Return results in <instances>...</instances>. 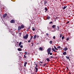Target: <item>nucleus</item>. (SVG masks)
I'll list each match as a JSON object with an SVG mask.
<instances>
[{"instance_id": "obj_26", "label": "nucleus", "mask_w": 74, "mask_h": 74, "mask_svg": "<svg viewBox=\"0 0 74 74\" xmlns=\"http://www.w3.org/2000/svg\"><path fill=\"white\" fill-rule=\"evenodd\" d=\"M33 36H31V38H30V40H32V39L33 38Z\"/></svg>"}, {"instance_id": "obj_39", "label": "nucleus", "mask_w": 74, "mask_h": 74, "mask_svg": "<svg viewBox=\"0 0 74 74\" xmlns=\"http://www.w3.org/2000/svg\"><path fill=\"white\" fill-rule=\"evenodd\" d=\"M46 35L47 36H49V34H48V33H46Z\"/></svg>"}, {"instance_id": "obj_28", "label": "nucleus", "mask_w": 74, "mask_h": 74, "mask_svg": "<svg viewBox=\"0 0 74 74\" xmlns=\"http://www.w3.org/2000/svg\"><path fill=\"white\" fill-rule=\"evenodd\" d=\"M54 30L51 31V32H55L56 30H55V29H54Z\"/></svg>"}, {"instance_id": "obj_17", "label": "nucleus", "mask_w": 74, "mask_h": 74, "mask_svg": "<svg viewBox=\"0 0 74 74\" xmlns=\"http://www.w3.org/2000/svg\"><path fill=\"white\" fill-rule=\"evenodd\" d=\"M47 4V1H45V3H44V4L45 5H46Z\"/></svg>"}, {"instance_id": "obj_18", "label": "nucleus", "mask_w": 74, "mask_h": 74, "mask_svg": "<svg viewBox=\"0 0 74 74\" xmlns=\"http://www.w3.org/2000/svg\"><path fill=\"white\" fill-rule=\"evenodd\" d=\"M67 6H64L63 8V10H64L65 9H66V8H67Z\"/></svg>"}, {"instance_id": "obj_41", "label": "nucleus", "mask_w": 74, "mask_h": 74, "mask_svg": "<svg viewBox=\"0 0 74 74\" xmlns=\"http://www.w3.org/2000/svg\"><path fill=\"white\" fill-rule=\"evenodd\" d=\"M53 38L54 39H55V36H54Z\"/></svg>"}, {"instance_id": "obj_7", "label": "nucleus", "mask_w": 74, "mask_h": 74, "mask_svg": "<svg viewBox=\"0 0 74 74\" xmlns=\"http://www.w3.org/2000/svg\"><path fill=\"white\" fill-rule=\"evenodd\" d=\"M67 49H68L67 47H66L65 48H64V50L65 51H66Z\"/></svg>"}, {"instance_id": "obj_14", "label": "nucleus", "mask_w": 74, "mask_h": 74, "mask_svg": "<svg viewBox=\"0 0 74 74\" xmlns=\"http://www.w3.org/2000/svg\"><path fill=\"white\" fill-rule=\"evenodd\" d=\"M66 54H67V53H66V51L64 52V53H63V54L64 55H66Z\"/></svg>"}, {"instance_id": "obj_35", "label": "nucleus", "mask_w": 74, "mask_h": 74, "mask_svg": "<svg viewBox=\"0 0 74 74\" xmlns=\"http://www.w3.org/2000/svg\"><path fill=\"white\" fill-rule=\"evenodd\" d=\"M66 58H67V59H69V57L66 56Z\"/></svg>"}, {"instance_id": "obj_33", "label": "nucleus", "mask_w": 74, "mask_h": 74, "mask_svg": "<svg viewBox=\"0 0 74 74\" xmlns=\"http://www.w3.org/2000/svg\"><path fill=\"white\" fill-rule=\"evenodd\" d=\"M46 64H44L43 65V67H44V66H45V65H46Z\"/></svg>"}, {"instance_id": "obj_4", "label": "nucleus", "mask_w": 74, "mask_h": 74, "mask_svg": "<svg viewBox=\"0 0 74 74\" xmlns=\"http://www.w3.org/2000/svg\"><path fill=\"white\" fill-rule=\"evenodd\" d=\"M7 15V13H5V14H4L3 16V18H5V17H6V16Z\"/></svg>"}, {"instance_id": "obj_15", "label": "nucleus", "mask_w": 74, "mask_h": 74, "mask_svg": "<svg viewBox=\"0 0 74 74\" xmlns=\"http://www.w3.org/2000/svg\"><path fill=\"white\" fill-rule=\"evenodd\" d=\"M57 29H56V30H57V31H58L59 30V26H57Z\"/></svg>"}, {"instance_id": "obj_48", "label": "nucleus", "mask_w": 74, "mask_h": 74, "mask_svg": "<svg viewBox=\"0 0 74 74\" xmlns=\"http://www.w3.org/2000/svg\"><path fill=\"white\" fill-rule=\"evenodd\" d=\"M19 34H20V35H21V33H19Z\"/></svg>"}, {"instance_id": "obj_23", "label": "nucleus", "mask_w": 74, "mask_h": 74, "mask_svg": "<svg viewBox=\"0 0 74 74\" xmlns=\"http://www.w3.org/2000/svg\"><path fill=\"white\" fill-rule=\"evenodd\" d=\"M53 58V57L52 56H51L49 58V59H52V58Z\"/></svg>"}, {"instance_id": "obj_45", "label": "nucleus", "mask_w": 74, "mask_h": 74, "mask_svg": "<svg viewBox=\"0 0 74 74\" xmlns=\"http://www.w3.org/2000/svg\"><path fill=\"white\" fill-rule=\"evenodd\" d=\"M35 65H36V67H37V64H36Z\"/></svg>"}, {"instance_id": "obj_31", "label": "nucleus", "mask_w": 74, "mask_h": 74, "mask_svg": "<svg viewBox=\"0 0 74 74\" xmlns=\"http://www.w3.org/2000/svg\"><path fill=\"white\" fill-rule=\"evenodd\" d=\"M31 42V40H30V39L29 40H28V42Z\"/></svg>"}, {"instance_id": "obj_1", "label": "nucleus", "mask_w": 74, "mask_h": 74, "mask_svg": "<svg viewBox=\"0 0 74 74\" xmlns=\"http://www.w3.org/2000/svg\"><path fill=\"white\" fill-rule=\"evenodd\" d=\"M51 48H49L47 50V52L48 53V55H52V53L51 52Z\"/></svg>"}, {"instance_id": "obj_42", "label": "nucleus", "mask_w": 74, "mask_h": 74, "mask_svg": "<svg viewBox=\"0 0 74 74\" xmlns=\"http://www.w3.org/2000/svg\"><path fill=\"white\" fill-rule=\"evenodd\" d=\"M33 44H34V43H32V47H33Z\"/></svg>"}, {"instance_id": "obj_2", "label": "nucleus", "mask_w": 74, "mask_h": 74, "mask_svg": "<svg viewBox=\"0 0 74 74\" xmlns=\"http://www.w3.org/2000/svg\"><path fill=\"white\" fill-rule=\"evenodd\" d=\"M28 36H29V35H28V34H26V36H23V38H25V39H27L28 38Z\"/></svg>"}, {"instance_id": "obj_11", "label": "nucleus", "mask_w": 74, "mask_h": 74, "mask_svg": "<svg viewBox=\"0 0 74 74\" xmlns=\"http://www.w3.org/2000/svg\"><path fill=\"white\" fill-rule=\"evenodd\" d=\"M34 69H35V70H36V71H35L36 73H37V71H38V68H35Z\"/></svg>"}, {"instance_id": "obj_40", "label": "nucleus", "mask_w": 74, "mask_h": 74, "mask_svg": "<svg viewBox=\"0 0 74 74\" xmlns=\"http://www.w3.org/2000/svg\"><path fill=\"white\" fill-rule=\"evenodd\" d=\"M32 30H33V31H34L35 30V29L33 28L32 29Z\"/></svg>"}, {"instance_id": "obj_6", "label": "nucleus", "mask_w": 74, "mask_h": 74, "mask_svg": "<svg viewBox=\"0 0 74 74\" xmlns=\"http://www.w3.org/2000/svg\"><path fill=\"white\" fill-rule=\"evenodd\" d=\"M21 29H23L25 27V26L23 25H21Z\"/></svg>"}, {"instance_id": "obj_25", "label": "nucleus", "mask_w": 74, "mask_h": 74, "mask_svg": "<svg viewBox=\"0 0 74 74\" xmlns=\"http://www.w3.org/2000/svg\"><path fill=\"white\" fill-rule=\"evenodd\" d=\"M54 48L55 49H56V50H58V49L56 48V47H55V46H54Z\"/></svg>"}, {"instance_id": "obj_47", "label": "nucleus", "mask_w": 74, "mask_h": 74, "mask_svg": "<svg viewBox=\"0 0 74 74\" xmlns=\"http://www.w3.org/2000/svg\"><path fill=\"white\" fill-rule=\"evenodd\" d=\"M40 62V63H43V62Z\"/></svg>"}, {"instance_id": "obj_30", "label": "nucleus", "mask_w": 74, "mask_h": 74, "mask_svg": "<svg viewBox=\"0 0 74 74\" xmlns=\"http://www.w3.org/2000/svg\"><path fill=\"white\" fill-rule=\"evenodd\" d=\"M64 36H62V40H63V39H64Z\"/></svg>"}, {"instance_id": "obj_8", "label": "nucleus", "mask_w": 74, "mask_h": 74, "mask_svg": "<svg viewBox=\"0 0 74 74\" xmlns=\"http://www.w3.org/2000/svg\"><path fill=\"white\" fill-rule=\"evenodd\" d=\"M18 30H20L21 29H22V28L21 27L19 26L18 27Z\"/></svg>"}, {"instance_id": "obj_32", "label": "nucleus", "mask_w": 74, "mask_h": 74, "mask_svg": "<svg viewBox=\"0 0 74 74\" xmlns=\"http://www.w3.org/2000/svg\"><path fill=\"white\" fill-rule=\"evenodd\" d=\"M60 38H61V37H62V34H60Z\"/></svg>"}, {"instance_id": "obj_22", "label": "nucleus", "mask_w": 74, "mask_h": 74, "mask_svg": "<svg viewBox=\"0 0 74 74\" xmlns=\"http://www.w3.org/2000/svg\"><path fill=\"white\" fill-rule=\"evenodd\" d=\"M22 44V42H20L19 43V46H21V45Z\"/></svg>"}, {"instance_id": "obj_21", "label": "nucleus", "mask_w": 74, "mask_h": 74, "mask_svg": "<svg viewBox=\"0 0 74 74\" xmlns=\"http://www.w3.org/2000/svg\"><path fill=\"white\" fill-rule=\"evenodd\" d=\"M45 10H46V11H48V9H47V7H45Z\"/></svg>"}, {"instance_id": "obj_49", "label": "nucleus", "mask_w": 74, "mask_h": 74, "mask_svg": "<svg viewBox=\"0 0 74 74\" xmlns=\"http://www.w3.org/2000/svg\"><path fill=\"white\" fill-rule=\"evenodd\" d=\"M68 59H69V61H70V58H68Z\"/></svg>"}, {"instance_id": "obj_29", "label": "nucleus", "mask_w": 74, "mask_h": 74, "mask_svg": "<svg viewBox=\"0 0 74 74\" xmlns=\"http://www.w3.org/2000/svg\"><path fill=\"white\" fill-rule=\"evenodd\" d=\"M52 23H53V22L52 21L50 22L49 23V24H52Z\"/></svg>"}, {"instance_id": "obj_44", "label": "nucleus", "mask_w": 74, "mask_h": 74, "mask_svg": "<svg viewBox=\"0 0 74 74\" xmlns=\"http://www.w3.org/2000/svg\"><path fill=\"white\" fill-rule=\"evenodd\" d=\"M36 37L37 38H38V37H39V36H37Z\"/></svg>"}, {"instance_id": "obj_27", "label": "nucleus", "mask_w": 74, "mask_h": 74, "mask_svg": "<svg viewBox=\"0 0 74 74\" xmlns=\"http://www.w3.org/2000/svg\"><path fill=\"white\" fill-rule=\"evenodd\" d=\"M50 43L51 44H52V40H51L50 41Z\"/></svg>"}, {"instance_id": "obj_46", "label": "nucleus", "mask_w": 74, "mask_h": 74, "mask_svg": "<svg viewBox=\"0 0 74 74\" xmlns=\"http://www.w3.org/2000/svg\"><path fill=\"white\" fill-rule=\"evenodd\" d=\"M66 68H67V70H69V69L68 68V67H67V66H66Z\"/></svg>"}, {"instance_id": "obj_34", "label": "nucleus", "mask_w": 74, "mask_h": 74, "mask_svg": "<svg viewBox=\"0 0 74 74\" xmlns=\"http://www.w3.org/2000/svg\"><path fill=\"white\" fill-rule=\"evenodd\" d=\"M20 48H23V45H21L20 46Z\"/></svg>"}, {"instance_id": "obj_36", "label": "nucleus", "mask_w": 74, "mask_h": 74, "mask_svg": "<svg viewBox=\"0 0 74 74\" xmlns=\"http://www.w3.org/2000/svg\"><path fill=\"white\" fill-rule=\"evenodd\" d=\"M68 40H69V38H68L66 39V40L68 41Z\"/></svg>"}, {"instance_id": "obj_10", "label": "nucleus", "mask_w": 74, "mask_h": 74, "mask_svg": "<svg viewBox=\"0 0 74 74\" xmlns=\"http://www.w3.org/2000/svg\"><path fill=\"white\" fill-rule=\"evenodd\" d=\"M27 63L26 62H24V66L25 67H26V64H27Z\"/></svg>"}, {"instance_id": "obj_12", "label": "nucleus", "mask_w": 74, "mask_h": 74, "mask_svg": "<svg viewBox=\"0 0 74 74\" xmlns=\"http://www.w3.org/2000/svg\"><path fill=\"white\" fill-rule=\"evenodd\" d=\"M46 60H47V62H50V60H49V58H47L46 59Z\"/></svg>"}, {"instance_id": "obj_19", "label": "nucleus", "mask_w": 74, "mask_h": 74, "mask_svg": "<svg viewBox=\"0 0 74 74\" xmlns=\"http://www.w3.org/2000/svg\"><path fill=\"white\" fill-rule=\"evenodd\" d=\"M57 48H58V49H60V48H62L60 46H58V47H57Z\"/></svg>"}, {"instance_id": "obj_9", "label": "nucleus", "mask_w": 74, "mask_h": 74, "mask_svg": "<svg viewBox=\"0 0 74 74\" xmlns=\"http://www.w3.org/2000/svg\"><path fill=\"white\" fill-rule=\"evenodd\" d=\"M52 51H54V52H57V51H56V50H55V49H54V48H52Z\"/></svg>"}, {"instance_id": "obj_37", "label": "nucleus", "mask_w": 74, "mask_h": 74, "mask_svg": "<svg viewBox=\"0 0 74 74\" xmlns=\"http://www.w3.org/2000/svg\"><path fill=\"white\" fill-rule=\"evenodd\" d=\"M24 58H25H25H26V55H24Z\"/></svg>"}, {"instance_id": "obj_52", "label": "nucleus", "mask_w": 74, "mask_h": 74, "mask_svg": "<svg viewBox=\"0 0 74 74\" xmlns=\"http://www.w3.org/2000/svg\"><path fill=\"white\" fill-rule=\"evenodd\" d=\"M47 12L46 11H45V12Z\"/></svg>"}, {"instance_id": "obj_3", "label": "nucleus", "mask_w": 74, "mask_h": 74, "mask_svg": "<svg viewBox=\"0 0 74 74\" xmlns=\"http://www.w3.org/2000/svg\"><path fill=\"white\" fill-rule=\"evenodd\" d=\"M10 22L11 23H15V21L14 19H12L10 21Z\"/></svg>"}, {"instance_id": "obj_43", "label": "nucleus", "mask_w": 74, "mask_h": 74, "mask_svg": "<svg viewBox=\"0 0 74 74\" xmlns=\"http://www.w3.org/2000/svg\"><path fill=\"white\" fill-rule=\"evenodd\" d=\"M69 23V21H68L66 23H67V24H68V23Z\"/></svg>"}, {"instance_id": "obj_24", "label": "nucleus", "mask_w": 74, "mask_h": 74, "mask_svg": "<svg viewBox=\"0 0 74 74\" xmlns=\"http://www.w3.org/2000/svg\"><path fill=\"white\" fill-rule=\"evenodd\" d=\"M50 18H51V17H50L49 16H48L47 17V19H50Z\"/></svg>"}, {"instance_id": "obj_38", "label": "nucleus", "mask_w": 74, "mask_h": 74, "mask_svg": "<svg viewBox=\"0 0 74 74\" xmlns=\"http://www.w3.org/2000/svg\"><path fill=\"white\" fill-rule=\"evenodd\" d=\"M25 55H27V52L25 51Z\"/></svg>"}, {"instance_id": "obj_20", "label": "nucleus", "mask_w": 74, "mask_h": 74, "mask_svg": "<svg viewBox=\"0 0 74 74\" xmlns=\"http://www.w3.org/2000/svg\"><path fill=\"white\" fill-rule=\"evenodd\" d=\"M39 49H40V51H42V49H42V48L41 47H40L39 48Z\"/></svg>"}, {"instance_id": "obj_5", "label": "nucleus", "mask_w": 74, "mask_h": 74, "mask_svg": "<svg viewBox=\"0 0 74 74\" xmlns=\"http://www.w3.org/2000/svg\"><path fill=\"white\" fill-rule=\"evenodd\" d=\"M55 27H56V25H53L51 26V27H52L53 29H54Z\"/></svg>"}, {"instance_id": "obj_16", "label": "nucleus", "mask_w": 74, "mask_h": 74, "mask_svg": "<svg viewBox=\"0 0 74 74\" xmlns=\"http://www.w3.org/2000/svg\"><path fill=\"white\" fill-rule=\"evenodd\" d=\"M18 51H22V49L21 48H18Z\"/></svg>"}, {"instance_id": "obj_13", "label": "nucleus", "mask_w": 74, "mask_h": 74, "mask_svg": "<svg viewBox=\"0 0 74 74\" xmlns=\"http://www.w3.org/2000/svg\"><path fill=\"white\" fill-rule=\"evenodd\" d=\"M37 37V35H35L34 37L33 38L34 39H36Z\"/></svg>"}, {"instance_id": "obj_50", "label": "nucleus", "mask_w": 74, "mask_h": 74, "mask_svg": "<svg viewBox=\"0 0 74 74\" xmlns=\"http://www.w3.org/2000/svg\"><path fill=\"white\" fill-rule=\"evenodd\" d=\"M69 74H71V73L69 72Z\"/></svg>"}, {"instance_id": "obj_51", "label": "nucleus", "mask_w": 74, "mask_h": 74, "mask_svg": "<svg viewBox=\"0 0 74 74\" xmlns=\"http://www.w3.org/2000/svg\"><path fill=\"white\" fill-rule=\"evenodd\" d=\"M69 17H70V16H69Z\"/></svg>"}]
</instances>
